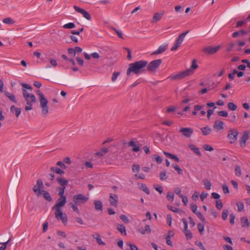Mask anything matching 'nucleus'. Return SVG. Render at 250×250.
Returning a JSON list of instances; mask_svg holds the SVG:
<instances>
[{
    "instance_id": "a211bd4d",
    "label": "nucleus",
    "mask_w": 250,
    "mask_h": 250,
    "mask_svg": "<svg viewBox=\"0 0 250 250\" xmlns=\"http://www.w3.org/2000/svg\"><path fill=\"white\" fill-rule=\"evenodd\" d=\"M94 205L95 206V209L97 211H103V203L100 200H95L94 201Z\"/></svg>"
},
{
    "instance_id": "f257e3e1",
    "label": "nucleus",
    "mask_w": 250,
    "mask_h": 250,
    "mask_svg": "<svg viewBox=\"0 0 250 250\" xmlns=\"http://www.w3.org/2000/svg\"><path fill=\"white\" fill-rule=\"evenodd\" d=\"M147 64L148 62L145 60H141L130 63L126 71L127 75H129L131 72L135 74L145 72Z\"/></svg>"
},
{
    "instance_id": "f704fd0d",
    "label": "nucleus",
    "mask_w": 250,
    "mask_h": 250,
    "mask_svg": "<svg viewBox=\"0 0 250 250\" xmlns=\"http://www.w3.org/2000/svg\"><path fill=\"white\" fill-rule=\"evenodd\" d=\"M198 67V65L197 64L196 61L195 60H193L192 62V64H191V67L189 68H188V69H191V70L194 73V69H195L197 68Z\"/></svg>"
},
{
    "instance_id": "864d4df0",
    "label": "nucleus",
    "mask_w": 250,
    "mask_h": 250,
    "mask_svg": "<svg viewBox=\"0 0 250 250\" xmlns=\"http://www.w3.org/2000/svg\"><path fill=\"white\" fill-rule=\"evenodd\" d=\"M235 174L237 176H239L240 175H241V169L240 167L239 166H236L235 167Z\"/></svg>"
},
{
    "instance_id": "20e7f679",
    "label": "nucleus",
    "mask_w": 250,
    "mask_h": 250,
    "mask_svg": "<svg viewBox=\"0 0 250 250\" xmlns=\"http://www.w3.org/2000/svg\"><path fill=\"white\" fill-rule=\"evenodd\" d=\"M36 93L39 96L40 106L42 108V115L43 117H46L48 113L49 107L47 105L48 101L45 97L42 92L40 90H37Z\"/></svg>"
},
{
    "instance_id": "c9c22d12",
    "label": "nucleus",
    "mask_w": 250,
    "mask_h": 250,
    "mask_svg": "<svg viewBox=\"0 0 250 250\" xmlns=\"http://www.w3.org/2000/svg\"><path fill=\"white\" fill-rule=\"evenodd\" d=\"M203 182L206 188L208 190L210 189L211 186L210 182L208 179L204 180Z\"/></svg>"
},
{
    "instance_id": "c756f323",
    "label": "nucleus",
    "mask_w": 250,
    "mask_h": 250,
    "mask_svg": "<svg viewBox=\"0 0 250 250\" xmlns=\"http://www.w3.org/2000/svg\"><path fill=\"white\" fill-rule=\"evenodd\" d=\"M141 190L144 191L146 194H150V191L145 184H142L139 188Z\"/></svg>"
},
{
    "instance_id": "e433bc0d",
    "label": "nucleus",
    "mask_w": 250,
    "mask_h": 250,
    "mask_svg": "<svg viewBox=\"0 0 250 250\" xmlns=\"http://www.w3.org/2000/svg\"><path fill=\"white\" fill-rule=\"evenodd\" d=\"M159 176H160V179L161 181H165V180H167V177L166 175V172L165 171H162L160 172Z\"/></svg>"
},
{
    "instance_id": "4468645a",
    "label": "nucleus",
    "mask_w": 250,
    "mask_h": 250,
    "mask_svg": "<svg viewBox=\"0 0 250 250\" xmlns=\"http://www.w3.org/2000/svg\"><path fill=\"white\" fill-rule=\"evenodd\" d=\"M118 197L117 194L110 193L109 195V202L111 206L114 207H117Z\"/></svg>"
},
{
    "instance_id": "72a5a7b5",
    "label": "nucleus",
    "mask_w": 250,
    "mask_h": 250,
    "mask_svg": "<svg viewBox=\"0 0 250 250\" xmlns=\"http://www.w3.org/2000/svg\"><path fill=\"white\" fill-rule=\"evenodd\" d=\"M183 232L185 233L187 240H190L192 239V234L190 230H188L186 231H183Z\"/></svg>"
},
{
    "instance_id": "c85d7f7f",
    "label": "nucleus",
    "mask_w": 250,
    "mask_h": 250,
    "mask_svg": "<svg viewBox=\"0 0 250 250\" xmlns=\"http://www.w3.org/2000/svg\"><path fill=\"white\" fill-rule=\"evenodd\" d=\"M152 158L159 164H161L163 161L162 158L157 154L153 155Z\"/></svg>"
},
{
    "instance_id": "6e6552de",
    "label": "nucleus",
    "mask_w": 250,
    "mask_h": 250,
    "mask_svg": "<svg viewBox=\"0 0 250 250\" xmlns=\"http://www.w3.org/2000/svg\"><path fill=\"white\" fill-rule=\"evenodd\" d=\"M188 32L189 31H187L186 32L183 33L178 36L176 40L175 43L170 49L171 51H175L179 48V46H181L184 38Z\"/></svg>"
},
{
    "instance_id": "412c9836",
    "label": "nucleus",
    "mask_w": 250,
    "mask_h": 250,
    "mask_svg": "<svg viewBox=\"0 0 250 250\" xmlns=\"http://www.w3.org/2000/svg\"><path fill=\"white\" fill-rule=\"evenodd\" d=\"M241 222L242 227H250V222L247 217H243L241 218Z\"/></svg>"
},
{
    "instance_id": "f8f14e48",
    "label": "nucleus",
    "mask_w": 250,
    "mask_h": 250,
    "mask_svg": "<svg viewBox=\"0 0 250 250\" xmlns=\"http://www.w3.org/2000/svg\"><path fill=\"white\" fill-rule=\"evenodd\" d=\"M179 132L182 133L183 135L187 138L190 137L193 132V130L191 128L182 127Z\"/></svg>"
},
{
    "instance_id": "37998d69",
    "label": "nucleus",
    "mask_w": 250,
    "mask_h": 250,
    "mask_svg": "<svg viewBox=\"0 0 250 250\" xmlns=\"http://www.w3.org/2000/svg\"><path fill=\"white\" fill-rule=\"evenodd\" d=\"M202 108V106L200 105H196L194 106V111L192 112V114L193 115H196L197 114V111L200 110Z\"/></svg>"
},
{
    "instance_id": "4be33fe9",
    "label": "nucleus",
    "mask_w": 250,
    "mask_h": 250,
    "mask_svg": "<svg viewBox=\"0 0 250 250\" xmlns=\"http://www.w3.org/2000/svg\"><path fill=\"white\" fill-rule=\"evenodd\" d=\"M56 180L58 183L62 186V187H65V186L67 185L68 183L67 180L60 177H57Z\"/></svg>"
},
{
    "instance_id": "09e8293b",
    "label": "nucleus",
    "mask_w": 250,
    "mask_h": 250,
    "mask_svg": "<svg viewBox=\"0 0 250 250\" xmlns=\"http://www.w3.org/2000/svg\"><path fill=\"white\" fill-rule=\"evenodd\" d=\"M146 232H147L148 233H150L151 232V229H150L149 225H146L145 226V229L144 230L141 231V233L142 234H145V233Z\"/></svg>"
},
{
    "instance_id": "bb28decb",
    "label": "nucleus",
    "mask_w": 250,
    "mask_h": 250,
    "mask_svg": "<svg viewBox=\"0 0 250 250\" xmlns=\"http://www.w3.org/2000/svg\"><path fill=\"white\" fill-rule=\"evenodd\" d=\"M5 95L13 102L15 103H17V101L16 100L15 96L13 94H10L8 92L4 91V92Z\"/></svg>"
},
{
    "instance_id": "1a4fd4ad",
    "label": "nucleus",
    "mask_w": 250,
    "mask_h": 250,
    "mask_svg": "<svg viewBox=\"0 0 250 250\" xmlns=\"http://www.w3.org/2000/svg\"><path fill=\"white\" fill-rule=\"evenodd\" d=\"M238 134V131L235 128L231 129L229 131L227 137L229 139V144H233L236 142Z\"/></svg>"
},
{
    "instance_id": "f03ea898",
    "label": "nucleus",
    "mask_w": 250,
    "mask_h": 250,
    "mask_svg": "<svg viewBox=\"0 0 250 250\" xmlns=\"http://www.w3.org/2000/svg\"><path fill=\"white\" fill-rule=\"evenodd\" d=\"M66 202V197H60L57 200L56 204L52 208V209L55 210V215L57 219H60L63 223H66L67 218L66 214H63L61 207L64 206Z\"/></svg>"
},
{
    "instance_id": "052dcab7",
    "label": "nucleus",
    "mask_w": 250,
    "mask_h": 250,
    "mask_svg": "<svg viewBox=\"0 0 250 250\" xmlns=\"http://www.w3.org/2000/svg\"><path fill=\"white\" fill-rule=\"evenodd\" d=\"M222 189L224 194H228L229 193L228 186L226 185H223L222 186Z\"/></svg>"
},
{
    "instance_id": "79ce46f5",
    "label": "nucleus",
    "mask_w": 250,
    "mask_h": 250,
    "mask_svg": "<svg viewBox=\"0 0 250 250\" xmlns=\"http://www.w3.org/2000/svg\"><path fill=\"white\" fill-rule=\"evenodd\" d=\"M75 27V24L72 22L66 23L63 26V27L67 29H71Z\"/></svg>"
},
{
    "instance_id": "de8ad7c7",
    "label": "nucleus",
    "mask_w": 250,
    "mask_h": 250,
    "mask_svg": "<svg viewBox=\"0 0 250 250\" xmlns=\"http://www.w3.org/2000/svg\"><path fill=\"white\" fill-rule=\"evenodd\" d=\"M216 206L217 209H222V208H223V204L221 200L216 201Z\"/></svg>"
},
{
    "instance_id": "4d7b16f0",
    "label": "nucleus",
    "mask_w": 250,
    "mask_h": 250,
    "mask_svg": "<svg viewBox=\"0 0 250 250\" xmlns=\"http://www.w3.org/2000/svg\"><path fill=\"white\" fill-rule=\"evenodd\" d=\"M21 85L23 88L22 89H27L30 90H32V87L27 83H21Z\"/></svg>"
},
{
    "instance_id": "4c0bfd02",
    "label": "nucleus",
    "mask_w": 250,
    "mask_h": 250,
    "mask_svg": "<svg viewBox=\"0 0 250 250\" xmlns=\"http://www.w3.org/2000/svg\"><path fill=\"white\" fill-rule=\"evenodd\" d=\"M3 22L6 24H12L15 23V21L10 18H6L3 20Z\"/></svg>"
},
{
    "instance_id": "dca6fc26",
    "label": "nucleus",
    "mask_w": 250,
    "mask_h": 250,
    "mask_svg": "<svg viewBox=\"0 0 250 250\" xmlns=\"http://www.w3.org/2000/svg\"><path fill=\"white\" fill-rule=\"evenodd\" d=\"M249 139V133L247 131H244L242 137L240 139V145L241 147L246 146L247 141Z\"/></svg>"
},
{
    "instance_id": "49530a36",
    "label": "nucleus",
    "mask_w": 250,
    "mask_h": 250,
    "mask_svg": "<svg viewBox=\"0 0 250 250\" xmlns=\"http://www.w3.org/2000/svg\"><path fill=\"white\" fill-rule=\"evenodd\" d=\"M236 205L238 207V210L239 211H242V210H244V206L243 203L240 202H237L236 203Z\"/></svg>"
},
{
    "instance_id": "39448f33",
    "label": "nucleus",
    "mask_w": 250,
    "mask_h": 250,
    "mask_svg": "<svg viewBox=\"0 0 250 250\" xmlns=\"http://www.w3.org/2000/svg\"><path fill=\"white\" fill-rule=\"evenodd\" d=\"M193 74V72L191 69H186L182 72H180L176 74H173L168 77L167 79H169L171 81H178L184 79L188 76Z\"/></svg>"
},
{
    "instance_id": "393cba45",
    "label": "nucleus",
    "mask_w": 250,
    "mask_h": 250,
    "mask_svg": "<svg viewBox=\"0 0 250 250\" xmlns=\"http://www.w3.org/2000/svg\"><path fill=\"white\" fill-rule=\"evenodd\" d=\"M118 230L123 234L125 235H126L125 227V226L122 224H118L117 228Z\"/></svg>"
},
{
    "instance_id": "5fc2aeb1",
    "label": "nucleus",
    "mask_w": 250,
    "mask_h": 250,
    "mask_svg": "<svg viewBox=\"0 0 250 250\" xmlns=\"http://www.w3.org/2000/svg\"><path fill=\"white\" fill-rule=\"evenodd\" d=\"M182 221L184 225V230L183 231L188 230V222L186 218H183Z\"/></svg>"
},
{
    "instance_id": "c03bdc74",
    "label": "nucleus",
    "mask_w": 250,
    "mask_h": 250,
    "mask_svg": "<svg viewBox=\"0 0 250 250\" xmlns=\"http://www.w3.org/2000/svg\"><path fill=\"white\" fill-rule=\"evenodd\" d=\"M174 194L173 193H171L170 192H167V199L168 201H171L172 202L174 199Z\"/></svg>"
},
{
    "instance_id": "338daca9",
    "label": "nucleus",
    "mask_w": 250,
    "mask_h": 250,
    "mask_svg": "<svg viewBox=\"0 0 250 250\" xmlns=\"http://www.w3.org/2000/svg\"><path fill=\"white\" fill-rule=\"evenodd\" d=\"M190 208L191 210L193 211L194 213H196L197 212V206L195 204H191L190 205Z\"/></svg>"
},
{
    "instance_id": "69168bd1",
    "label": "nucleus",
    "mask_w": 250,
    "mask_h": 250,
    "mask_svg": "<svg viewBox=\"0 0 250 250\" xmlns=\"http://www.w3.org/2000/svg\"><path fill=\"white\" fill-rule=\"evenodd\" d=\"M167 223L169 226H171L172 223V217L170 214H167Z\"/></svg>"
},
{
    "instance_id": "bf43d9fd",
    "label": "nucleus",
    "mask_w": 250,
    "mask_h": 250,
    "mask_svg": "<svg viewBox=\"0 0 250 250\" xmlns=\"http://www.w3.org/2000/svg\"><path fill=\"white\" fill-rule=\"evenodd\" d=\"M218 115L222 117H227L228 115V112L225 110L220 111L218 112Z\"/></svg>"
},
{
    "instance_id": "f3484780",
    "label": "nucleus",
    "mask_w": 250,
    "mask_h": 250,
    "mask_svg": "<svg viewBox=\"0 0 250 250\" xmlns=\"http://www.w3.org/2000/svg\"><path fill=\"white\" fill-rule=\"evenodd\" d=\"M168 47V44L160 45L157 50H155L151 53V55H155L160 54L165 52Z\"/></svg>"
},
{
    "instance_id": "6ab92c4d",
    "label": "nucleus",
    "mask_w": 250,
    "mask_h": 250,
    "mask_svg": "<svg viewBox=\"0 0 250 250\" xmlns=\"http://www.w3.org/2000/svg\"><path fill=\"white\" fill-rule=\"evenodd\" d=\"M213 128L217 130L223 129L224 122L223 121H215L213 124Z\"/></svg>"
},
{
    "instance_id": "b1692460",
    "label": "nucleus",
    "mask_w": 250,
    "mask_h": 250,
    "mask_svg": "<svg viewBox=\"0 0 250 250\" xmlns=\"http://www.w3.org/2000/svg\"><path fill=\"white\" fill-rule=\"evenodd\" d=\"M189 148L198 156H201L202 154H201L199 148L198 147H197L195 145H189Z\"/></svg>"
},
{
    "instance_id": "2eb2a0df",
    "label": "nucleus",
    "mask_w": 250,
    "mask_h": 250,
    "mask_svg": "<svg viewBox=\"0 0 250 250\" xmlns=\"http://www.w3.org/2000/svg\"><path fill=\"white\" fill-rule=\"evenodd\" d=\"M165 13L164 10H162L160 12H157L154 14L151 21L152 23H156L159 21Z\"/></svg>"
},
{
    "instance_id": "e2e57ef3",
    "label": "nucleus",
    "mask_w": 250,
    "mask_h": 250,
    "mask_svg": "<svg viewBox=\"0 0 250 250\" xmlns=\"http://www.w3.org/2000/svg\"><path fill=\"white\" fill-rule=\"evenodd\" d=\"M197 228H198V230L202 234V232L204 230V225L201 224V223H199L197 225Z\"/></svg>"
},
{
    "instance_id": "5701e85b",
    "label": "nucleus",
    "mask_w": 250,
    "mask_h": 250,
    "mask_svg": "<svg viewBox=\"0 0 250 250\" xmlns=\"http://www.w3.org/2000/svg\"><path fill=\"white\" fill-rule=\"evenodd\" d=\"M41 194H42L43 197L48 201H52V198L50 195L49 192L45 190H41Z\"/></svg>"
},
{
    "instance_id": "ddd939ff",
    "label": "nucleus",
    "mask_w": 250,
    "mask_h": 250,
    "mask_svg": "<svg viewBox=\"0 0 250 250\" xmlns=\"http://www.w3.org/2000/svg\"><path fill=\"white\" fill-rule=\"evenodd\" d=\"M220 48L219 46L215 47L208 46L203 49V51L207 54L210 55L215 53Z\"/></svg>"
},
{
    "instance_id": "774afa93",
    "label": "nucleus",
    "mask_w": 250,
    "mask_h": 250,
    "mask_svg": "<svg viewBox=\"0 0 250 250\" xmlns=\"http://www.w3.org/2000/svg\"><path fill=\"white\" fill-rule=\"evenodd\" d=\"M126 245L128 246H129L131 250H138V249L137 247L134 244H129L127 243Z\"/></svg>"
},
{
    "instance_id": "9b49d317",
    "label": "nucleus",
    "mask_w": 250,
    "mask_h": 250,
    "mask_svg": "<svg viewBox=\"0 0 250 250\" xmlns=\"http://www.w3.org/2000/svg\"><path fill=\"white\" fill-rule=\"evenodd\" d=\"M74 9L78 13L82 14L83 17L87 20H90L91 19V16L89 13L85 10L80 8L79 7L74 5Z\"/></svg>"
},
{
    "instance_id": "a18cd8bd",
    "label": "nucleus",
    "mask_w": 250,
    "mask_h": 250,
    "mask_svg": "<svg viewBox=\"0 0 250 250\" xmlns=\"http://www.w3.org/2000/svg\"><path fill=\"white\" fill-rule=\"evenodd\" d=\"M132 169L134 172H138L140 169V166L139 165L133 164L132 166Z\"/></svg>"
},
{
    "instance_id": "aec40b11",
    "label": "nucleus",
    "mask_w": 250,
    "mask_h": 250,
    "mask_svg": "<svg viewBox=\"0 0 250 250\" xmlns=\"http://www.w3.org/2000/svg\"><path fill=\"white\" fill-rule=\"evenodd\" d=\"M129 146L133 147L132 151L134 152H138L140 150V146L136 145L135 142L133 140H131L128 144Z\"/></svg>"
},
{
    "instance_id": "a19ab883",
    "label": "nucleus",
    "mask_w": 250,
    "mask_h": 250,
    "mask_svg": "<svg viewBox=\"0 0 250 250\" xmlns=\"http://www.w3.org/2000/svg\"><path fill=\"white\" fill-rule=\"evenodd\" d=\"M172 167L177 171L178 173L182 175L183 172L182 169L177 165H172Z\"/></svg>"
},
{
    "instance_id": "2f4dec72",
    "label": "nucleus",
    "mask_w": 250,
    "mask_h": 250,
    "mask_svg": "<svg viewBox=\"0 0 250 250\" xmlns=\"http://www.w3.org/2000/svg\"><path fill=\"white\" fill-rule=\"evenodd\" d=\"M66 188L65 187H59L57 188V189H58L59 190V195L60 196V197H66L65 195H64V190Z\"/></svg>"
},
{
    "instance_id": "58836bf2",
    "label": "nucleus",
    "mask_w": 250,
    "mask_h": 250,
    "mask_svg": "<svg viewBox=\"0 0 250 250\" xmlns=\"http://www.w3.org/2000/svg\"><path fill=\"white\" fill-rule=\"evenodd\" d=\"M229 214V210L228 209H224L222 213V218L223 220H226L227 219Z\"/></svg>"
},
{
    "instance_id": "ea45409f",
    "label": "nucleus",
    "mask_w": 250,
    "mask_h": 250,
    "mask_svg": "<svg viewBox=\"0 0 250 250\" xmlns=\"http://www.w3.org/2000/svg\"><path fill=\"white\" fill-rule=\"evenodd\" d=\"M236 45V44L234 42H230L228 45V46H227V48L226 49V51L227 52H230L232 50V48L233 47H235V46Z\"/></svg>"
},
{
    "instance_id": "423d86ee",
    "label": "nucleus",
    "mask_w": 250,
    "mask_h": 250,
    "mask_svg": "<svg viewBox=\"0 0 250 250\" xmlns=\"http://www.w3.org/2000/svg\"><path fill=\"white\" fill-rule=\"evenodd\" d=\"M88 200V198L82 194L75 195L72 198L73 203L79 206L86 203Z\"/></svg>"
},
{
    "instance_id": "0e129e2a",
    "label": "nucleus",
    "mask_w": 250,
    "mask_h": 250,
    "mask_svg": "<svg viewBox=\"0 0 250 250\" xmlns=\"http://www.w3.org/2000/svg\"><path fill=\"white\" fill-rule=\"evenodd\" d=\"M68 53L69 55H72L75 57L76 55L75 51L73 48H69L67 49Z\"/></svg>"
},
{
    "instance_id": "7c9ffc66",
    "label": "nucleus",
    "mask_w": 250,
    "mask_h": 250,
    "mask_svg": "<svg viewBox=\"0 0 250 250\" xmlns=\"http://www.w3.org/2000/svg\"><path fill=\"white\" fill-rule=\"evenodd\" d=\"M69 205L70 207L73 209V211L76 212L78 214L80 213V211L78 208H77V206L75 203H70Z\"/></svg>"
},
{
    "instance_id": "a878e982",
    "label": "nucleus",
    "mask_w": 250,
    "mask_h": 250,
    "mask_svg": "<svg viewBox=\"0 0 250 250\" xmlns=\"http://www.w3.org/2000/svg\"><path fill=\"white\" fill-rule=\"evenodd\" d=\"M201 130L202 131L203 134L204 135L206 136L210 133L212 129L210 127H208V126H206L201 128Z\"/></svg>"
},
{
    "instance_id": "cd10ccee",
    "label": "nucleus",
    "mask_w": 250,
    "mask_h": 250,
    "mask_svg": "<svg viewBox=\"0 0 250 250\" xmlns=\"http://www.w3.org/2000/svg\"><path fill=\"white\" fill-rule=\"evenodd\" d=\"M50 170L60 175L63 174L64 173V171L63 170L58 167H50Z\"/></svg>"
},
{
    "instance_id": "13d9d810",
    "label": "nucleus",
    "mask_w": 250,
    "mask_h": 250,
    "mask_svg": "<svg viewBox=\"0 0 250 250\" xmlns=\"http://www.w3.org/2000/svg\"><path fill=\"white\" fill-rule=\"evenodd\" d=\"M111 29L115 32V33L117 34V35L119 38L123 39L122 33L121 31L118 30L114 27H112Z\"/></svg>"
},
{
    "instance_id": "8fccbe9b",
    "label": "nucleus",
    "mask_w": 250,
    "mask_h": 250,
    "mask_svg": "<svg viewBox=\"0 0 250 250\" xmlns=\"http://www.w3.org/2000/svg\"><path fill=\"white\" fill-rule=\"evenodd\" d=\"M203 148L205 150L209 151H212L213 150V148L209 145H204L203 146Z\"/></svg>"
},
{
    "instance_id": "0eeeda50",
    "label": "nucleus",
    "mask_w": 250,
    "mask_h": 250,
    "mask_svg": "<svg viewBox=\"0 0 250 250\" xmlns=\"http://www.w3.org/2000/svg\"><path fill=\"white\" fill-rule=\"evenodd\" d=\"M162 62L161 59L155 60L151 61L146 66V70L150 72H154L159 67Z\"/></svg>"
},
{
    "instance_id": "6e6d98bb",
    "label": "nucleus",
    "mask_w": 250,
    "mask_h": 250,
    "mask_svg": "<svg viewBox=\"0 0 250 250\" xmlns=\"http://www.w3.org/2000/svg\"><path fill=\"white\" fill-rule=\"evenodd\" d=\"M195 214L202 222H205V218L200 212H197Z\"/></svg>"
},
{
    "instance_id": "9d476101",
    "label": "nucleus",
    "mask_w": 250,
    "mask_h": 250,
    "mask_svg": "<svg viewBox=\"0 0 250 250\" xmlns=\"http://www.w3.org/2000/svg\"><path fill=\"white\" fill-rule=\"evenodd\" d=\"M43 187V182L41 179L37 181V184L33 188V190L37 196L41 195V189Z\"/></svg>"
},
{
    "instance_id": "7ed1b4c3",
    "label": "nucleus",
    "mask_w": 250,
    "mask_h": 250,
    "mask_svg": "<svg viewBox=\"0 0 250 250\" xmlns=\"http://www.w3.org/2000/svg\"><path fill=\"white\" fill-rule=\"evenodd\" d=\"M23 98L26 103L27 105L25 107L26 111L32 109V105L37 101L36 96L32 93H29L26 89H22Z\"/></svg>"
},
{
    "instance_id": "680f3d73",
    "label": "nucleus",
    "mask_w": 250,
    "mask_h": 250,
    "mask_svg": "<svg viewBox=\"0 0 250 250\" xmlns=\"http://www.w3.org/2000/svg\"><path fill=\"white\" fill-rule=\"evenodd\" d=\"M124 49H125L127 52V59H128L129 60H131L132 57L131 50H130V49L127 47H125Z\"/></svg>"
},
{
    "instance_id": "473e14b6",
    "label": "nucleus",
    "mask_w": 250,
    "mask_h": 250,
    "mask_svg": "<svg viewBox=\"0 0 250 250\" xmlns=\"http://www.w3.org/2000/svg\"><path fill=\"white\" fill-rule=\"evenodd\" d=\"M228 108L230 110H232V111H234V110H236V109L237 108V105L235 104H234L233 103H232V102L229 103L228 104Z\"/></svg>"
},
{
    "instance_id": "603ef678",
    "label": "nucleus",
    "mask_w": 250,
    "mask_h": 250,
    "mask_svg": "<svg viewBox=\"0 0 250 250\" xmlns=\"http://www.w3.org/2000/svg\"><path fill=\"white\" fill-rule=\"evenodd\" d=\"M121 219L125 223H128L129 222V220L128 217L125 215H121L120 216Z\"/></svg>"
},
{
    "instance_id": "3c124183",
    "label": "nucleus",
    "mask_w": 250,
    "mask_h": 250,
    "mask_svg": "<svg viewBox=\"0 0 250 250\" xmlns=\"http://www.w3.org/2000/svg\"><path fill=\"white\" fill-rule=\"evenodd\" d=\"M120 75V72H114L112 76L111 77V80L112 82H115L118 76Z\"/></svg>"
}]
</instances>
